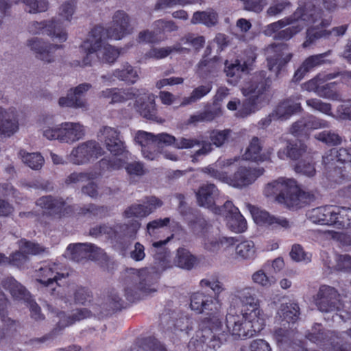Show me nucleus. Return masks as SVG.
Returning <instances> with one entry per match:
<instances>
[{"instance_id":"1","label":"nucleus","mask_w":351,"mask_h":351,"mask_svg":"<svg viewBox=\"0 0 351 351\" xmlns=\"http://www.w3.org/2000/svg\"><path fill=\"white\" fill-rule=\"evenodd\" d=\"M129 28L130 16L123 10L114 12L112 27L106 29L101 25L95 26L89 32L88 38L80 45V49L86 54L82 66H90L95 53L101 62L114 63L120 55V50L109 44L102 46L103 41L108 39L121 40L130 33Z\"/></svg>"},{"instance_id":"2","label":"nucleus","mask_w":351,"mask_h":351,"mask_svg":"<svg viewBox=\"0 0 351 351\" xmlns=\"http://www.w3.org/2000/svg\"><path fill=\"white\" fill-rule=\"evenodd\" d=\"M200 286L210 288L215 296L200 291L193 293L190 298V306L197 313H205L207 315L202 319V324L208 328L213 335L209 341L206 343L208 348L216 350L228 339V333L225 331L221 332L222 328V317L220 312L221 303L217 298L219 293L223 290V285L219 282L217 276H213L209 278L202 279L200 281Z\"/></svg>"},{"instance_id":"3","label":"nucleus","mask_w":351,"mask_h":351,"mask_svg":"<svg viewBox=\"0 0 351 351\" xmlns=\"http://www.w3.org/2000/svg\"><path fill=\"white\" fill-rule=\"evenodd\" d=\"M237 298L242 304L241 315H226V332L234 340L246 339L264 329L265 315L253 289L246 287L238 291Z\"/></svg>"},{"instance_id":"4","label":"nucleus","mask_w":351,"mask_h":351,"mask_svg":"<svg viewBox=\"0 0 351 351\" xmlns=\"http://www.w3.org/2000/svg\"><path fill=\"white\" fill-rule=\"evenodd\" d=\"M36 205L43 210V216L51 219H60L74 214L79 217H88L102 219L110 215V208L106 206L88 204L75 208L67 204L65 199L60 196L43 195L36 201Z\"/></svg>"},{"instance_id":"5","label":"nucleus","mask_w":351,"mask_h":351,"mask_svg":"<svg viewBox=\"0 0 351 351\" xmlns=\"http://www.w3.org/2000/svg\"><path fill=\"white\" fill-rule=\"evenodd\" d=\"M264 195L274 197L275 200L290 210H298L310 204L315 196L311 192L303 191L294 179L278 178L266 184Z\"/></svg>"},{"instance_id":"6","label":"nucleus","mask_w":351,"mask_h":351,"mask_svg":"<svg viewBox=\"0 0 351 351\" xmlns=\"http://www.w3.org/2000/svg\"><path fill=\"white\" fill-rule=\"evenodd\" d=\"M270 82L265 71L256 73L252 77L241 89L243 95L248 98L243 101L241 106L236 112L237 117H247L255 111L257 104L261 101L262 96L269 89Z\"/></svg>"},{"instance_id":"7","label":"nucleus","mask_w":351,"mask_h":351,"mask_svg":"<svg viewBox=\"0 0 351 351\" xmlns=\"http://www.w3.org/2000/svg\"><path fill=\"white\" fill-rule=\"evenodd\" d=\"M130 270L136 275L138 280L132 281L125 289V296L128 301L134 302L140 300L145 295L156 291L151 287L154 282L157 281L160 278V273L158 268L156 267L140 269L130 268Z\"/></svg>"},{"instance_id":"8","label":"nucleus","mask_w":351,"mask_h":351,"mask_svg":"<svg viewBox=\"0 0 351 351\" xmlns=\"http://www.w3.org/2000/svg\"><path fill=\"white\" fill-rule=\"evenodd\" d=\"M1 285L9 291L12 298L26 303L30 311L31 317L36 322L43 321L45 316L41 312L39 305L32 299L30 293L13 277H7L1 282Z\"/></svg>"},{"instance_id":"9","label":"nucleus","mask_w":351,"mask_h":351,"mask_svg":"<svg viewBox=\"0 0 351 351\" xmlns=\"http://www.w3.org/2000/svg\"><path fill=\"white\" fill-rule=\"evenodd\" d=\"M322 14L323 10L322 8L307 3L303 6H299L292 16L269 24L268 29L276 34L280 31V29L299 20L310 23H315L318 19H321Z\"/></svg>"},{"instance_id":"10","label":"nucleus","mask_w":351,"mask_h":351,"mask_svg":"<svg viewBox=\"0 0 351 351\" xmlns=\"http://www.w3.org/2000/svg\"><path fill=\"white\" fill-rule=\"evenodd\" d=\"M317 332H308L306 337L326 351H351V343L343 342L335 332L326 330L321 324Z\"/></svg>"},{"instance_id":"11","label":"nucleus","mask_w":351,"mask_h":351,"mask_svg":"<svg viewBox=\"0 0 351 351\" xmlns=\"http://www.w3.org/2000/svg\"><path fill=\"white\" fill-rule=\"evenodd\" d=\"M100 173L112 171L125 168L130 178L141 177L145 175L144 164L140 161L126 162L124 160L116 157L104 158L98 162Z\"/></svg>"},{"instance_id":"12","label":"nucleus","mask_w":351,"mask_h":351,"mask_svg":"<svg viewBox=\"0 0 351 351\" xmlns=\"http://www.w3.org/2000/svg\"><path fill=\"white\" fill-rule=\"evenodd\" d=\"M66 250L70 252L71 259L78 263L85 260L106 261L107 258L104 250L93 243H71Z\"/></svg>"},{"instance_id":"13","label":"nucleus","mask_w":351,"mask_h":351,"mask_svg":"<svg viewBox=\"0 0 351 351\" xmlns=\"http://www.w3.org/2000/svg\"><path fill=\"white\" fill-rule=\"evenodd\" d=\"M314 301L317 308L325 313L338 311L341 306L337 289L325 285L319 287Z\"/></svg>"},{"instance_id":"14","label":"nucleus","mask_w":351,"mask_h":351,"mask_svg":"<svg viewBox=\"0 0 351 351\" xmlns=\"http://www.w3.org/2000/svg\"><path fill=\"white\" fill-rule=\"evenodd\" d=\"M102 154V148L97 141H88L72 150L69 160L75 165H82L98 158Z\"/></svg>"},{"instance_id":"15","label":"nucleus","mask_w":351,"mask_h":351,"mask_svg":"<svg viewBox=\"0 0 351 351\" xmlns=\"http://www.w3.org/2000/svg\"><path fill=\"white\" fill-rule=\"evenodd\" d=\"M217 215L224 217L228 228L234 232L241 233L247 230V221L232 201L227 200Z\"/></svg>"},{"instance_id":"16","label":"nucleus","mask_w":351,"mask_h":351,"mask_svg":"<svg viewBox=\"0 0 351 351\" xmlns=\"http://www.w3.org/2000/svg\"><path fill=\"white\" fill-rule=\"evenodd\" d=\"M269 48L275 52V54L267 58V66L269 70L274 72L276 77H279L282 72L285 71L287 64L293 58V54L289 53L283 56L282 51L288 48L287 44L272 43L269 45Z\"/></svg>"},{"instance_id":"17","label":"nucleus","mask_w":351,"mask_h":351,"mask_svg":"<svg viewBox=\"0 0 351 351\" xmlns=\"http://www.w3.org/2000/svg\"><path fill=\"white\" fill-rule=\"evenodd\" d=\"M219 190L214 184H204L199 187L195 193L197 203L199 206L212 210L215 214L220 213L221 206L215 204L216 198L219 196Z\"/></svg>"},{"instance_id":"18","label":"nucleus","mask_w":351,"mask_h":351,"mask_svg":"<svg viewBox=\"0 0 351 351\" xmlns=\"http://www.w3.org/2000/svg\"><path fill=\"white\" fill-rule=\"evenodd\" d=\"M140 95L136 98V108L140 114L144 118L157 121V108L155 103L154 95L149 93V91L145 88L139 89Z\"/></svg>"},{"instance_id":"19","label":"nucleus","mask_w":351,"mask_h":351,"mask_svg":"<svg viewBox=\"0 0 351 351\" xmlns=\"http://www.w3.org/2000/svg\"><path fill=\"white\" fill-rule=\"evenodd\" d=\"M60 270L59 264L49 263L36 271V280L45 287H49L54 283L58 285V280L64 277Z\"/></svg>"},{"instance_id":"20","label":"nucleus","mask_w":351,"mask_h":351,"mask_svg":"<svg viewBox=\"0 0 351 351\" xmlns=\"http://www.w3.org/2000/svg\"><path fill=\"white\" fill-rule=\"evenodd\" d=\"M91 88V84L83 83L74 88H71L66 97H62L58 104L62 107L84 108L86 101L83 99L84 94Z\"/></svg>"},{"instance_id":"21","label":"nucleus","mask_w":351,"mask_h":351,"mask_svg":"<svg viewBox=\"0 0 351 351\" xmlns=\"http://www.w3.org/2000/svg\"><path fill=\"white\" fill-rule=\"evenodd\" d=\"M251 213L254 222L259 226L285 229L289 227V222L286 218L276 217L266 210L254 208Z\"/></svg>"},{"instance_id":"22","label":"nucleus","mask_w":351,"mask_h":351,"mask_svg":"<svg viewBox=\"0 0 351 351\" xmlns=\"http://www.w3.org/2000/svg\"><path fill=\"white\" fill-rule=\"evenodd\" d=\"M91 314V311L87 308L78 309L72 315H67L64 311H58L56 316L59 318V321L51 330V335H59L66 327L71 326L77 321L90 317Z\"/></svg>"},{"instance_id":"23","label":"nucleus","mask_w":351,"mask_h":351,"mask_svg":"<svg viewBox=\"0 0 351 351\" xmlns=\"http://www.w3.org/2000/svg\"><path fill=\"white\" fill-rule=\"evenodd\" d=\"M28 46L34 51L38 59L47 62H53V52L62 47L61 45L47 43L38 38L29 40Z\"/></svg>"},{"instance_id":"24","label":"nucleus","mask_w":351,"mask_h":351,"mask_svg":"<svg viewBox=\"0 0 351 351\" xmlns=\"http://www.w3.org/2000/svg\"><path fill=\"white\" fill-rule=\"evenodd\" d=\"M32 25L49 36L58 38L60 42H64L67 38V34L62 26V23L59 19H52L50 21H35Z\"/></svg>"},{"instance_id":"25","label":"nucleus","mask_w":351,"mask_h":351,"mask_svg":"<svg viewBox=\"0 0 351 351\" xmlns=\"http://www.w3.org/2000/svg\"><path fill=\"white\" fill-rule=\"evenodd\" d=\"M264 172L262 169H252L240 167L230 178L231 184L234 187L241 188L248 186L256 180Z\"/></svg>"},{"instance_id":"26","label":"nucleus","mask_w":351,"mask_h":351,"mask_svg":"<svg viewBox=\"0 0 351 351\" xmlns=\"http://www.w3.org/2000/svg\"><path fill=\"white\" fill-rule=\"evenodd\" d=\"M106 149L113 155H122L126 151L125 143L120 138V133L117 130L105 127L103 131Z\"/></svg>"},{"instance_id":"27","label":"nucleus","mask_w":351,"mask_h":351,"mask_svg":"<svg viewBox=\"0 0 351 351\" xmlns=\"http://www.w3.org/2000/svg\"><path fill=\"white\" fill-rule=\"evenodd\" d=\"M330 53V51H328L325 53L308 56L295 71L293 80L295 82H299L308 72L313 70L315 67L323 64L325 62L324 58L328 56Z\"/></svg>"},{"instance_id":"28","label":"nucleus","mask_w":351,"mask_h":351,"mask_svg":"<svg viewBox=\"0 0 351 351\" xmlns=\"http://www.w3.org/2000/svg\"><path fill=\"white\" fill-rule=\"evenodd\" d=\"M19 130V122L14 112L0 108V138L10 137Z\"/></svg>"},{"instance_id":"29","label":"nucleus","mask_w":351,"mask_h":351,"mask_svg":"<svg viewBox=\"0 0 351 351\" xmlns=\"http://www.w3.org/2000/svg\"><path fill=\"white\" fill-rule=\"evenodd\" d=\"M114 77L127 84H133L137 82L138 75L136 70L131 64L126 62L123 64L121 69H115L112 74L101 75L104 82H112L114 80Z\"/></svg>"},{"instance_id":"30","label":"nucleus","mask_w":351,"mask_h":351,"mask_svg":"<svg viewBox=\"0 0 351 351\" xmlns=\"http://www.w3.org/2000/svg\"><path fill=\"white\" fill-rule=\"evenodd\" d=\"M140 90L135 88H106L101 92V97L106 99H110V104L121 103L128 99H134L138 97Z\"/></svg>"},{"instance_id":"31","label":"nucleus","mask_w":351,"mask_h":351,"mask_svg":"<svg viewBox=\"0 0 351 351\" xmlns=\"http://www.w3.org/2000/svg\"><path fill=\"white\" fill-rule=\"evenodd\" d=\"M237 241L234 237H221L214 236H204L203 245L206 250L217 252L219 250L227 251L233 247Z\"/></svg>"},{"instance_id":"32","label":"nucleus","mask_w":351,"mask_h":351,"mask_svg":"<svg viewBox=\"0 0 351 351\" xmlns=\"http://www.w3.org/2000/svg\"><path fill=\"white\" fill-rule=\"evenodd\" d=\"M332 209V205L317 207L308 212L307 217L313 223L334 226Z\"/></svg>"},{"instance_id":"33","label":"nucleus","mask_w":351,"mask_h":351,"mask_svg":"<svg viewBox=\"0 0 351 351\" xmlns=\"http://www.w3.org/2000/svg\"><path fill=\"white\" fill-rule=\"evenodd\" d=\"M323 14L324 13L322 16H323ZM319 20H321L319 25L311 26L307 29L306 40L302 44L304 47H308L317 40L323 37L328 38L331 34V32H328V30L324 29V28L330 25V21L321 17V19H318L316 22Z\"/></svg>"},{"instance_id":"34","label":"nucleus","mask_w":351,"mask_h":351,"mask_svg":"<svg viewBox=\"0 0 351 351\" xmlns=\"http://www.w3.org/2000/svg\"><path fill=\"white\" fill-rule=\"evenodd\" d=\"M302 110L301 104L289 97L282 100L278 104L274 110V114H276L278 119L287 120L293 114Z\"/></svg>"},{"instance_id":"35","label":"nucleus","mask_w":351,"mask_h":351,"mask_svg":"<svg viewBox=\"0 0 351 351\" xmlns=\"http://www.w3.org/2000/svg\"><path fill=\"white\" fill-rule=\"evenodd\" d=\"M61 143H71L82 138L84 135V127L79 123L64 122L61 123Z\"/></svg>"},{"instance_id":"36","label":"nucleus","mask_w":351,"mask_h":351,"mask_svg":"<svg viewBox=\"0 0 351 351\" xmlns=\"http://www.w3.org/2000/svg\"><path fill=\"white\" fill-rule=\"evenodd\" d=\"M308 153L311 152H308V147L306 144L301 141H298L289 142L283 151H278V156L280 158H284L286 156L291 160H296L303 156L305 157Z\"/></svg>"},{"instance_id":"37","label":"nucleus","mask_w":351,"mask_h":351,"mask_svg":"<svg viewBox=\"0 0 351 351\" xmlns=\"http://www.w3.org/2000/svg\"><path fill=\"white\" fill-rule=\"evenodd\" d=\"M318 127L319 123L313 117H303L291 125L289 132L294 136L299 137L307 135L312 130Z\"/></svg>"},{"instance_id":"38","label":"nucleus","mask_w":351,"mask_h":351,"mask_svg":"<svg viewBox=\"0 0 351 351\" xmlns=\"http://www.w3.org/2000/svg\"><path fill=\"white\" fill-rule=\"evenodd\" d=\"M262 145L258 137L254 136L251 140L249 146L247 147L243 158L247 160L254 161L256 162L267 160L269 156L261 152Z\"/></svg>"},{"instance_id":"39","label":"nucleus","mask_w":351,"mask_h":351,"mask_svg":"<svg viewBox=\"0 0 351 351\" xmlns=\"http://www.w3.org/2000/svg\"><path fill=\"white\" fill-rule=\"evenodd\" d=\"M235 242L234 247L236 256L243 261H253L256 258V247L252 241L244 240L238 243Z\"/></svg>"},{"instance_id":"40","label":"nucleus","mask_w":351,"mask_h":351,"mask_svg":"<svg viewBox=\"0 0 351 351\" xmlns=\"http://www.w3.org/2000/svg\"><path fill=\"white\" fill-rule=\"evenodd\" d=\"M334 226L339 229L351 227V208L332 206Z\"/></svg>"},{"instance_id":"41","label":"nucleus","mask_w":351,"mask_h":351,"mask_svg":"<svg viewBox=\"0 0 351 351\" xmlns=\"http://www.w3.org/2000/svg\"><path fill=\"white\" fill-rule=\"evenodd\" d=\"M213 89V82L208 81L204 84L195 87L190 95L184 97L180 104L181 106L191 105L200 100L202 98L207 95Z\"/></svg>"},{"instance_id":"42","label":"nucleus","mask_w":351,"mask_h":351,"mask_svg":"<svg viewBox=\"0 0 351 351\" xmlns=\"http://www.w3.org/2000/svg\"><path fill=\"white\" fill-rule=\"evenodd\" d=\"M197 257L184 247H179L177 250L175 258L176 265L182 269L191 270L197 264Z\"/></svg>"},{"instance_id":"43","label":"nucleus","mask_w":351,"mask_h":351,"mask_svg":"<svg viewBox=\"0 0 351 351\" xmlns=\"http://www.w3.org/2000/svg\"><path fill=\"white\" fill-rule=\"evenodd\" d=\"M224 64V71L227 77L232 78L229 80L231 84H236L240 79L241 73L248 71L238 59H236L234 62L226 60Z\"/></svg>"},{"instance_id":"44","label":"nucleus","mask_w":351,"mask_h":351,"mask_svg":"<svg viewBox=\"0 0 351 351\" xmlns=\"http://www.w3.org/2000/svg\"><path fill=\"white\" fill-rule=\"evenodd\" d=\"M278 313L282 321H285L288 324H294L299 318V305L294 302L282 304Z\"/></svg>"},{"instance_id":"45","label":"nucleus","mask_w":351,"mask_h":351,"mask_svg":"<svg viewBox=\"0 0 351 351\" xmlns=\"http://www.w3.org/2000/svg\"><path fill=\"white\" fill-rule=\"evenodd\" d=\"M318 92V96L324 99L332 101H341V99L339 83L336 82L324 84L323 83Z\"/></svg>"},{"instance_id":"46","label":"nucleus","mask_w":351,"mask_h":351,"mask_svg":"<svg viewBox=\"0 0 351 351\" xmlns=\"http://www.w3.org/2000/svg\"><path fill=\"white\" fill-rule=\"evenodd\" d=\"M187 224L191 231L199 237L204 236L209 228L207 221L199 213L193 215Z\"/></svg>"},{"instance_id":"47","label":"nucleus","mask_w":351,"mask_h":351,"mask_svg":"<svg viewBox=\"0 0 351 351\" xmlns=\"http://www.w3.org/2000/svg\"><path fill=\"white\" fill-rule=\"evenodd\" d=\"M218 20L217 14L213 11H197L193 13L191 23L193 24L202 23L207 27H211L217 24Z\"/></svg>"},{"instance_id":"48","label":"nucleus","mask_w":351,"mask_h":351,"mask_svg":"<svg viewBox=\"0 0 351 351\" xmlns=\"http://www.w3.org/2000/svg\"><path fill=\"white\" fill-rule=\"evenodd\" d=\"M19 154L23 162L32 169L38 170L44 164V158L40 153H28L21 149Z\"/></svg>"},{"instance_id":"49","label":"nucleus","mask_w":351,"mask_h":351,"mask_svg":"<svg viewBox=\"0 0 351 351\" xmlns=\"http://www.w3.org/2000/svg\"><path fill=\"white\" fill-rule=\"evenodd\" d=\"M296 172L312 177L315 174V161L312 153H308L307 156L300 160L295 167Z\"/></svg>"},{"instance_id":"50","label":"nucleus","mask_w":351,"mask_h":351,"mask_svg":"<svg viewBox=\"0 0 351 351\" xmlns=\"http://www.w3.org/2000/svg\"><path fill=\"white\" fill-rule=\"evenodd\" d=\"M332 149L327 151L322 156V162L325 168L328 170L329 172L333 171L335 173L339 174V178L340 179H345L346 175L344 173V170L341 167L337 165V156L335 154H332Z\"/></svg>"},{"instance_id":"51","label":"nucleus","mask_w":351,"mask_h":351,"mask_svg":"<svg viewBox=\"0 0 351 351\" xmlns=\"http://www.w3.org/2000/svg\"><path fill=\"white\" fill-rule=\"evenodd\" d=\"M221 114V110L220 108L215 107L213 108H206L197 114L191 115L189 119V122L190 123H196L203 121H212L216 117H219Z\"/></svg>"},{"instance_id":"52","label":"nucleus","mask_w":351,"mask_h":351,"mask_svg":"<svg viewBox=\"0 0 351 351\" xmlns=\"http://www.w3.org/2000/svg\"><path fill=\"white\" fill-rule=\"evenodd\" d=\"M19 250L27 256L38 255L46 251V248L38 243L29 241L26 239H21L18 241Z\"/></svg>"},{"instance_id":"53","label":"nucleus","mask_w":351,"mask_h":351,"mask_svg":"<svg viewBox=\"0 0 351 351\" xmlns=\"http://www.w3.org/2000/svg\"><path fill=\"white\" fill-rule=\"evenodd\" d=\"M10 302L5 294L0 290V319L1 322L9 326H14L16 322L8 317V308Z\"/></svg>"},{"instance_id":"54","label":"nucleus","mask_w":351,"mask_h":351,"mask_svg":"<svg viewBox=\"0 0 351 351\" xmlns=\"http://www.w3.org/2000/svg\"><path fill=\"white\" fill-rule=\"evenodd\" d=\"M137 351H167L165 347L154 337H148L141 340Z\"/></svg>"},{"instance_id":"55","label":"nucleus","mask_w":351,"mask_h":351,"mask_svg":"<svg viewBox=\"0 0 351 351\" xmlns=\"http://www.w3.org/2000/svg\"><path fill=\"white\" fill-rule=\"evenodd\" d=\"M149 214L150 209L147 208L144 204H134L125 210L123 216L125 218L136 217L141 219Z\"/></svg>"},{"instance_id":"56","label":"nucleus","mask_w":351,"mask_h":351,"mask_svg":"<svg viewBox=\"0 0 351 351\" xmlns=\"http://www.w3.org/2000/svg\"><path fill=\"white\" fill-rule=\"evenodd\" d=\"M89 234L95 237L106 234L111 239H116L117 237V230L115 229V227H111L105 223L91 228L89 230Z\"/></svg>"},{"instance_id":"57","label":"nucleus","mask_w":351,"mask_h":351,"mask_svg":"<svg viewBox=\"0 0 351 351\" xmlns=\"http://www.w3.org/2000/svg\"><path fill=\"white\" fill-rule=\"evenodd\" d=\"M231 132L232 131L230 129L213 130L210 132L209 138L213 145L216 147H221L228 140Z\"/></svg>"},{"instance_id":"58","label":"nucleus","mask_w":351,"mask_h":351,"mask_svg":"<svg viewBox=\"0 0 351 351\" xmlns=\"http://www.w3.org/2000/svg\"><path fill=\"white\" fill-rule=\"evenodd\" d=\"M164 40V36H161V32L154 28V31L144 30L141 32L138 36L139 43H158Z\"/></svg>"},{"instance_id":"59","label":"nucleus","mask_w":351,"mask_h":351,"mask_svg":"<svg viewBox=\"0 0 351 351\" xmlns=\"http://www.w3.org/2000/svg\"><path fill=\"white\" fill-rule=\"evenodd\" d=\"M141 227V223L138 221H132L128 223L117 225L115 229L123 233V237L133 239Z\"/></svg>"},{"instance_id":"60","label":"nucleus","mask_w":351,"mask_h":351,"mask_svg":"<svg viewBox=\"0 0 351 351\" xmlns=\"http://www.w3.org/2000/svg\"><path fill=\"white\" fill-rule=\"evenodd\" d=\"M27 7L29 13L45 12L48 9L47 0H21Z\"/></svg>"},{"instance_id":"61","label":"nucleus","mask_w":351,"mask_h":351,"mask_svg":"<svg viewBox=\"0 0 351 351\" xmlns=\"http://www.w3.org/2000/svg\"><path fill=\"white\" fill-rule=\"evenodd\" d=\"M316 138L328 145H337L341 144L342 139L341 136L330 131H323L317 134Z\"/></svg>"},{"instance_id":"62","label":"nucleus","mask_w":351,"mask_h":351,"mask_svg":"<svg viewBox=\"0 0 351 351\" xmlns=\"http://www.w3.org/2000/svg\"><path fill=\"white\" fill-rule=\"evenodd\" d=\"M308 106L313 110L319 111L327 115L332 114V106L330 104L325 103L317 98H312L306 100Z\"/></svg>"},{"instance_id":"63","label":"nucleus","mask_w":351,"mask_h":351,"mask_svg":"<svg viewBox=\"0 0 351 351\" xmlns=\"http://www.w3.org/2000/svg\"><path fill=\"white\" fill-rule=\"evenodd\" d=\"M179 51V48L176 47H162V48H152L146 53V56L156 60L162 59L168 56L172 51Z\"/></svg>"},{"instance_id":"64","label":"nucleus","mask_w":351,"mask_h":351,"mask_svg":"<svg viewBox=\"0 0 351 351\" xmlns=\"http://www.w3.org/2000/svg\"><path fill=\"white\" fill-rule=\"evenodd\" d=\"M92 299L93 295L87 288L78 287L74 293V300L77 304L85 305L87 302H90Z\"/></svg>"}]
</instances>
